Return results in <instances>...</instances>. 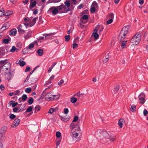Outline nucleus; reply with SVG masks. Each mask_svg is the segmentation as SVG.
<instances>
[{
  "mask_svg": "<svg viewBox=\"0 0 148 148\" xmlns=\"http://www.w3.org/2000/svg\"><path fill=\"white\" fill-rule=\"evenodd\" d=\"M100 132L103 136L102 140L105 142V143H107L109 141L111 142H113L116 139L113 134L108 132H107L105 130H103Z\"/></svg>",
  "mask_w": 148,
  "mask_h": 148,
  "instance_id": "1",
  "label": "nucleus"
},
{
  "mask_svg": "<svg viewBox=\"0 0 148 148\" xmlns=\"http://www.w3.org/2000/svg\"><path fill=\"white\" fill-rule=\"evenodd\" d=\"M141 40V36L140 34L139 33H136L132 38L130 42L132 45L136 46L140 43Z\"/></svg>",
  "mask_w": 148,
  "mask_h": 148,
  "instance_id": "2",
  "label": "nucleus"
},
{
  "mask_svg": "<svg viewBox=\"0 0 148 148\" xmlns=\"http://www.w3.org/2000/svg\"><path fill=\"white\" fill-rule=\"evenodd\" d=\"M129 28L130 26L128 25L124 26L121 30L119 34V37L121 38L124 39L125 38L126 35L128 33Z\"/></svg>",
  "mask_w": 148,
  "mask_h": 148,
  "instance_id": "3",
  "label": "nucleus"
},
{
  "mask_svg": "<svg viewBox=\"0 0 148 148\" xmlns=\"http://www.w3.org/2000/svg\"><path fill=\"white\" fill-rule=\"evenodd\" d=\"M60 12H59L58 9L56 7H51L48 10L47 12L48 13H50L52 12V15L55 16L58 13H60Z\"/></svg>",
  "mask_w": 148,
  "mask_h": 148,
  "instance_id": "4",
  "label": "nucleus"
},
{
  "mask_svg": "<svg viewBox=\"0 0 148 148\" xmlns=\"http://www.w3.org/2000/svg\"><path fill=\"white\" fill-rule=\"evenodd\" d=\"M145 96L143 92H141L138 96V98L140 101V103L142 104L144 103L145 101Z\"/></svg>",
  "mask_w": 148,
  "mask_h": 148,
  "instance_id": "5",
  "label": "nucleus"
},
{
  "mask_svg": "<svg viewBox=\"0 0 148 148\" xmlns=\"http://www.w3.org/2000/svg\"><path fill=\"white\" fill-rule=\"evenodd\" d=\"M69 127L71 129V131L76 130V129H74L75 128H77V130H78V131H79L80 128L79 126L78 125V123L75 125L73 122L70 125Z\"/></svg>",
  "mask_w": 148,
  "mask_h": 148,
  "instance_id": "6",
  "label": "nucleus"
},
{
  "mask_svg": "<svg viewBox=\"0 0 148 148\" xmlns=\"http://www.w3.org/2000/svg\"><path fill=\"white\" fill-rule=\"evenodd\" d=\"M11 66V64L9 62H7L3 65L1 69H5L6 70H8L10 68Z\"/></svg>",
  "mask_w": 148,
  "mask_h": 148,
  "instance_id": "7",
  "label": "nucleus"
},
{
  "mask_svg": "<svg viewBox=\"0 0 148 148\" xmlns=\"http://www.w3.org/2000/svg\"><path fill=\"white\" fill-rule=\"evenodd\" d=\"M20 120L19 119H15L14 121V124L11 125V127H15L18 126L20 122Z\"/></svg>",
  "mask_w": 148,
  "mask_h": 148,
  "instance_id": "8",
  "label": "nucleus"
},
{
  "mask_svg": "<svg viewBox=\"0 0 148 148\" xmlns=\"http://www.w3.org/2000/svg\"><path fill=\"white\" fill-rule=\"evenodd\" d=\"M84 94L83 93L80 94V92H79L75 94L74 96H76L77 97L76 98L77 99V100H82L83 98V96Z\"/></svg>",
  "mask_w": 148,
  "mask_h": 148,
  "instance_id": "9",
  "label": "nucleus"
},
{
  "mask_svg": "<svg viewBox=\"0 0 148 148\" xmlns=\"http://www.w3.org/2000/svg\"><path fill=\"white\" fill-rule=\"evenodd\" d=\"M9 23H4L3 26L0 29V33H1L3 32V31L7 29L8 28V27L7 26V24H8Z\"/></svg>",
  "mask_w": 148,
  "mask_h": 148,
  "instance_id": "10",
  "label": "nucleus"
},
{
  "mask_svg": "<svg viewBox=\"0 0 148 148\" xmlns=\"http://www.w3.org/2000/svg\"><path fill=\"white\" fill-rule=\"evenodd\" d=\"M34 0H30V4L29 5V8L30 9H32L36 5L37 3L36 1H34Z\"/></svg>",
  "mask_w": 148,
  "mask_h": 148,
  "instance_id": "11",
  "label": "nucleus"
},
{
  "mask_svg": "<svg viewBox=\"0 0 148 148\" xmlns=\"http://www.w3.org/2000/svg\"><path fill=\"white\" fill-rule=\"evenodd\" d=\"M8 127L6 126H4L2 127L0 130V133L3 134H5V133L8 130Z\"/></svg>",
  "mask_w": 148,
  "mask_h": 148,
  "instance_id": "12",
  "label": "nucleus"
},
{
  "mask_svg": "<svg viewBox=\"0 0 148 148\" xmlns=\"http://www.w3.org/2000/svg\"><path fill=\"white\" fill-rule=\"evenodd\" d=\"M50 93H48L46 94L45 95V98L48 101H51L53 100V99L52 97H50L49 95Z\"/></svg>",
  "mask_w": 148,
  "mask_h": 148,
  "instance_id": "13",
  "label": "nucleus"
},
{
  "mask_svg": "<svg viewBox=\"0 0 148 148\" xmlns=\"http://www.w3.org/2000/svg\"><path fill=\"white\" fill-rule=\"evenodd\" d=\"M17 33L16 30L15 29H13L10 30V35L11 36H15Z\"/></svg>",
  "mask_w": 148,
  "mask_h": 148,
  "instance_id": "14",
  "label": "nucleus"
},
{
  "mask_svg": "<svg viewBox=\"0 0 148 148\" xmlns=\"http://www.w3.org/2000/svg\"><path fill=\"white\" fill-rule=\"evenodd\" d=\"M109 56L108 54L105 55V56L103 58V63H106L109 60Z\"/></svg>",
  "mask_w": 148,
  "mask_h": 148,
  "instance_id": "15",
  "label": "nucleus"
},
{
  "mask_svg": "<svg viewBox=\"0 0 148 148\" xmlns=\"http://www.w3.org/2000/svg\"><path fill=\"white\" fill-rule=\"evenodd\" d=\"M96 28L99 31V34H100L101 32L104 29L102 25H98Z\"/></svg>",
  "mask_w": 148,
  "mask_h": 148,
  "instance_id": "16",
  "label": "nucleus"
},
{
  "mask_svg": "<svg viewBox=\"0 0 148 148\" xmlns=\"http://www.w3.org/2000/svg\"><path fill=\"white\" fill-rule=\"evenodd\" d=\"M8 39H3V42L5 44H8L11 41V39L8 36Z\"/></svg>",
  "mask_w": 148,
  "mask_h": 148,
  "instance_id": "17",
  "label": "nucleus"
},
{
  "mask_svg": "<svg viewBox=\"0 0 148 148\" xmlns=\"http://www.w3.org/2000/svg\"><path fill=\"white\" fill-rule=\"evenodd\" d=\"M125 121L124 119H120L118 121V124L120 128H122L123 125V123Z\"/></svg>",
  "mask_w": 148,
  "mask_h": 148,
  "instance_id": "18",
  "label": "nucleus"
},
{
  "mask_svg": "<svg viewBox=\"0 0 148 148\" xmlns=\"http://www.w3.org/2000/svg\"><path fill=\"white\" fill-rule=\"evenodd\" d=\"M61 120L64 121L66 122L69 121V119L66 116H61Z\"/></svg>",
  "mask_w": 148,
  "mask_h": 148,
  "instance_id": "19",
  "label": "nucleus"
},
{
  "mask_svg": "<svg viewBox=\"0 0 148 148\" xmlns=\"http://www.w3.org/2000/svg\"><path fill=\"white\" fill-rule=\"evenodd\" d=\"M5 48L3 47H2L0 48V53L2 55H5Z\"/></svg>",
  "mask_w": 148,
  "mask_h": 148,
  "instance_id": "20",
  "label": "nucleus"
},
{
  "mask_svg": "<svg viewBox=\"0 0 148 148\" xmlns=\"http://www.w3.org/2000/svg\"><path fill=\"white\" fill-rule=\"evenodd\" d=\"M71 133L72 134V137L73 138H76V137L78 136V133L75 131H71Z\"/></svg>",
  "mask_w": 148,
  "mask_h": 148,
  "instance_id": "21",
  "label": "nucleus"
},
{
  "mask_svg": "<svg viewBox=\"0 0 148 148\" xmlns=\"http://www.w3.org/2000/svg\"><path fill=\"white\" fill-rule=\"evenodd\" d=\"M32 33L30 32H28L27 34L24 35V37L25 39H27L29 38L31 36Z\"/></svg>",
  "mask_w": 148,
  "mask_h": 148,
  "instance_id": "22",
  "label": "nucleus"
},
{
  "mask_svg": "<svg viewBox=\"0 0 148 148\" xmlns=\"http://www.w3.org/2000/svg\"><path fill=\"white\" fill-rule=\"evenodd\" d=\"M5 134L0 133V140L2 141H5L6 139V137L4 135Z\"/></svg>",
  "mask_w": 148,
  "mask_h": 148,
  "instance_id": "23",
  "label": "nucleus"
},
{
  "mask_svg": "<svg viewBox=\"0 0 148 148\" xmlns=\"http://www.w3.org/2000/svg\"><path fill=\"white\" fill-rule=\"evenodd\" d=\"M127 41V40H124L121 43V47L122 49L125 48L126 47L127 45L126 42Z\"/></svg>",
  "mask_w": 148,
  "mask_h": 148,
  "instance_id": "24",
  "label": "nucleus"
},
{
  "mask_svg": "<svg viewBox=\"0 0 148 148\" xmlns=\"http://www.w3.org/2000/svg\"><path fill=\"white\" fill-rule=\"evenodd\" d=\"M56 7L57 8H58V9L60 10H62V9H64V10H65L66 8L65 6L63 4V3H62V4L60 6Z\"/></svg>",
  "mask_w": 148,
  "mask_h": 148,
  "instance_id": "25",
  "label": "nucleus"
},
{
  "mask_svg": "<svg viewBox=\"0 0 148 148\" xmlns=\"http://www.w3.org/2000/svg\"><path fill=\"white\" fill-rule=\"evenodd\" d=\"M33 108V106H29L26 110L25 112H31Z\"/></svg>",
  "mask_w": 148,
  "mask_h": 148,
  "instance_id": "26",
  "label": "nucleus"
},
{
  "mask_svg": "<svg viewBox=\"0 0 148 148\" xmlns=\"http://www.w3.org/2000/svg\"><path fill=\"white\" fill-rule=\"evenodd\" d=\"M61 0H49L47 2V3H56L60 2Z\"/></svg>",
  "mask_w": 148,
  "mask_h": 148,
  "instance_id": "27",
  "label": "nucleus"
},
{
  "mask_svg": "<svg viewBox=\"0 0 148 148\" xmlns=\"http://www.w3.org/2000/svg\"><path fill=\"white\" fill-rule=\"evenodd\" d=\"M37 52L38 53V56H41L43 55V50L41 49H39L37 50Z\"/></svg>",
  "mask_w": 148,
  "mask_h": 148,
  "instance_id": "28",
  "label": "nucleus"
},
{
  "mask_svg": "<svg viewBox=\"0 0 148 148\" xmlns=\"http://www.w3.org/2000/svg\"><path fill=\"white\" fill-rule=\"evenodd\" d=\"M130 110L132 112H134L136 110V106L134 104L131 105Z\"/></svg>",
  "mask_w": 148,
  "mask_h": 148,
  "instance_id": "29",
  "label": "nucleus"
},
{
  "mask_svg": "<svg viewBox=\"0 0 148 148\" xmlns=\"http://www.w3.org/2000/svg\"><path fill=\"white\" fill-rule=\"evenodd\" d=\"M119 86H116L114 87L113 90L114 91V94H115L117 93L119 90Z\"/></svg>",
  "mask_w": 148,
  "mask_h": 148,
  "instance_id": "30",
  "label": "nucleus"
},
{
  "mask_svg": "<svg viewBox=\"0 0 148 148\" xmlns=\"http://www.w3.org/2000/svg\"><path fill=\"white\" fill-rule=\"evenodd\" d=\"M37 17H35L32 20L33 23H31V24L29 25V27H31L33 26L36 23Z\"/></svg>",
  "mask_w": 148,
  "mask_h": 148,
  "instance_id": "31",
  "label": "nucleus"
},
{
  "mask_svg": "<svg viewBox=\"0 0 148 148\" xmlns=\"http://www.w3.org/2000/svg\"><path fill=\"white\" fill-rule=\"evenodd\" d=\"M21 98H22L23 101H25L27 99V95L24 94L22 96Z\"/></svg>",
  "mask_w": 148,
  "mask_h": 148,
  "instance_id": "32",
  "label": "nucleus"
},
{
  "mask_svg": "<svg viewBox=\"0 0 148 148\" xmlns=\"http://www.w3.org/2000/svg\"><path fill=\"white\" fill-rule=\"evenodd\" d=\"M61 139H57L56 140V147H58L60 144Z\"/></svg>",
  "mask_w": 148,
  "mask_h": 148,
  "instance_id": "33",
  "label": "nucleus"
},
{
  "mask_svg": "<svg viewBox=\"0 0 148 148\" xmlns=\"http://www.w3.org/2000/svg\"><path fill=\"white\" fill-rule=\"evenodd\" d=\"M91 6L95 7V8H97L98 7V5L96 1H94L92 2Z\"/></svg>",
  "mask_w": 148,
  "mask_h": 148,
  "instance_id": "34",
  "label": "nucleus"
},
{
  "mask_svg": "<svg viewBox=\"0 0 148 148\" xmlns=\"http://www.w3.org/2000/svg\"><path fill=\"white\" fill-rule=\"evenodd\" d=\"M34 99L32 97H31L28 101V102L29 105L32 104L34 102Z\"/></svg>",
  "mask_w": 148,
  "mask_h": 148,
  "instance_id": "35",
  "label": "nucleus"
},
{
  "mask_svg": "<svg viewBox=\"0 0 148 148\" xmlns=\"http://www.w3.org/2000/svg\"><path fill=\"white\" fill-rule=\"evenodd\" d=\"M77 100V99L76 98L72 97L71 99V102L73 103H76Z\"/></svg>",
  "mask_w": 148,
  "mask_h": 148,
  "instance_id": "36",
  "label": "nucleus"
},
{
  "mask_svg": "<svg viewBox=\"0 0 148 148\" xmlns=\"http://www.w3.org/2000/svg\"><path fill=\"white\" fill-rule=\"evenodd\" d=\"M114 14L112 13H110L108 15L109 18L110 19H112L113 20L114 17Z\"/></svg>",
  "mask_w": 148,
  "mask_h": 148,
  "instance_id": "37",
  "label": "nucleus"
},
{
  "mask_svg": "<svg viewBox=\"0 0 148 148\" xmlns=\"http://www.w3.org/2000/svg\"><path fill=\"white\" fill-rule=\"evenodd\" d=\"M8 60L7 59H5L0 61V64H1L0 65L3 66V65L5 63H6V62Z\"/></svg>",
  "mask_w": 148,
  "mask_h": 148,
  "instance_id": "38",
  "label": "nucleus"
},
{
  "mask_svg": "<svg viewBox=\"0 0 148 148\" xmlns=\"http://www.w3.org/2000/svg\"><path fill=\"white\" fill-rule=\"evenodd\" d=\"M71 10H70V9L69 8V7H68V8L66 10H65L64 11H60V12H59L60 13H67L69 11Z\"/></svg>",
  "mask_w": 148,
  "mask_h": 148,
  "instance_id": "39",
  "label": "nucleus"
},
{
  "mask_svg": "<svg viewBox=\"0 0 148 148\" xmlns=\"http://www.w3.org/2000/svg\"><path fill=\"white\" fill-rule=\"evenodd\" d=\"M65 41L66 42L69 41L70 38V35H66L65 36Z\"/></svg>",
  "mask_w": 148,
  "mask_h": 148,
  "instance_id": "40",
  "label": "nucleus"
},
{
  "mask_svg": "<svg viewBox=\"0 0 148 148\" xmlns=\"http://www.w3.org/2000/svg\"><path fill=\"white\" fill-rule=\"evenodd\" d=\"M19 62H19V65L21 67L23 66L26 64L25 62L24 61H21V60H19Z\"/></svg>",
  "mask_w": 148,
  "mask_h": 148,
  "instance_id": "41",
  "label": "nucleus"
},
{
  "mask_svg": "<svg viewBox=\"0 0 148 148\" xmlns=\"http://www.w3.org/2000/svg\"><path fill=\"white\" fill-rule=\"evenodd\" d=\"M28 49V48H27V47L26 48L24 49H23L22 51V53L23 54H25L27 53V50Z\"/></svg>",
  "mask_w": 148,
  "mask_h": 148,
  "instance_id": "42",
  "label": "nucleus"
},
{
  "mask_svg": "<svg viewBox=\"0 0 148 148\" xmlns=\"http://www.w3.org/2000/svg\"><path fill=\"white\" fill-rule=\"evenodd\" d=\"M64 4H65V6L69 7L70 5V3L69 1H66L64 2Z\"/></svg>",
  "mask_w": 148,
  "mask_h": 148,
  "instance_id": "43",
  "label": "nucleus"
},
{
  "mask_svg": "<svg viewBox=\"0 0 148 148\" xmlns=\"http://www.w3.org/2000/svg\"><path fill=\"white\" fill-rule=\"evenodd\" d=\"M95 39L96 40L99 37V35L97 33H92Z\"/></svg>",
  "mask_w": 148,
  "mask_h": 148,
  "instance_id": "44",
  "label": "nucleus"
},
{
  "mask_svg": "<svg viewBox=\"0 0 148 148\" xmlns=\"http://www.w3.org/2000/svg\"><path fill=\"white\" fill-rule=\"evenodd\" d=\"M96 8H95V7L91 6L90 11V12L93 13L96 10Z\"/></svg>",
  "mask_w": 148,
  "mask_h": 148,
  "instance_id": "45",
  "label": "nucleus"
},
{
  "mask_svg": "<svg viewBox=\"0 0 148 148\" xmlns=\"http://www.w3.org/2000/svg\"><path fill=\"white\" fill-rule=\"evenodd\" d=\"M53 99V100H57L59 97V96L57 95H52L51 96Z\"/></svg>",
  "mask_w": 148,
  "mask_h": 148,
  "instance_id": "46",
  "label": "nucleus"
},
{
  "mask_svg": "<svg viewBox=\"0 0 148 148\" xmlns=\"http://www.w3.org/2000/svg\"><path fill=\"white\" fill-rule=\"evenodd\" d=\"M40 107L39 105H36L35 108V109L37 110V112H38L40 110Z\"/></svg>",
  "mask_w": 148,
  "mask_h": 148,
  "instance_id": "47",
  "label": "nucleus"
},
{
  "mask_svg": "<svg viewBox=\"0 0 148 148\" xmlns=\"http://www.w3.org/2000/svg\"><path fill=\"white\" fill-rule=\"evenodd\" d=\"M56 136L57 138H60L61 136V133L59 131L57 132L56 133Z\"/></svg>",
  "mask_w": 148,
  "mask_h": 148,
  "instance_id": "48",
  "label": "nucleus"
},
{
  "mask_svg": "<svg viewBox=\"0 0 148 148\" xmlns=\"http://www.w3.org/2000/svg\"><path fill=\"white\" fill-rule=\"evenodd\" d=\"M34 44L32 43L29 45L28 47H27L28 49H31L34 47Z\"/></svg>",
  "mask_w": 148,
  "mask_h": 148,
  "instance_id": "49",
  "label": "nucleus"
},
{
  "mask_svg": "<svg viewBox=\"0 0 148 148\" xmlns=\"http://www.w3.org/2000/svg\"><path fill=\"white\" fill-rule=\"evenodd\" d=\"M88 16L87 15H85L83 16L81 18V19H82L83 20H86L88 19Z\"/></svg>",
  "mask_w": 148,
  "mask_h": 148,
  "instance_id": "50",
  "label": "nucleus"
},
{
  "mask_svg": "<svg viewBox=\"0 0 148 148\" xmlns=\"http://www.w3.org/2000/svg\"><path fill=\"white\" fill-rule=\"evenodd\" d=\"M16 116L15 115L13 114H11L10 116V119L13 120L16 117Z\"/></svg>",
  "mask_w": 148,
  "mask_h": 148,
  "instance_id": "51",
  "label": "nucleus"
},
{
  "mask_svg": "<svg viewBox=\"0 0 148 148\" xmlns=\"http://www.w3.org/2000/svg\"><path fill=\"white\" fill-rule=\"evenodd\" d=\"M16 48L14 46H13L12 48V49L10 50V52H13L16 51Z\"/></svg>",
  "mask_w": 148,
  "mask_h": 148,
  "instance_id": "52",
  "label": "nucleus"
},
{
  "mask_svg": "<svg viewBox=\"0 0 148 148\" xmlns=\"http://www.w3.org/2000/svg\"><path fill=\"white\" fill-rule=\"evenodd\" d=\"M25 92L27 93H29L32 91L31 89L29 88H27L25 90Z\"/></svg>",
  "mask_w": 148,
  "mask_h": 148,
  "instance_id": "53",
  "label": "nucleus"
},
{
  "mask_svg": "<svg viewBox=\"0 0 148 148\" xmlns=\"http://www.w3.org/2000/svg\"><path fill=\"white\" fill-rule=\"evenodd\" d=\"M12 13L11 12H8L4 13V15L5 16H8L11 15Z\"/></svg>",
  "mask_w": 148,
  "mask_h": 148,
  "instance_id": "54",
  "label": "nucleus"
},
{
  "mask_svg": "<svg viewBox=\"0 0 148 148\" xmlns=\"http://www.w3.org/2000/svg\"><path fill=\"white\" fill-rule=\"evenodd\" d=\"M18 29V32L19 33H21L22 34H24L25 33V31L24 30L22 29Z\"/></svg>",
  "mask_w": 148,
  "mask_h": 148,
  "instance_id": "55",
  "label": "nucleus"
},
{
  "mask_svg": "<svg viewBox=\"0 0 148 148\" xmlns=\"http://www.w3.org/2000/svg\"><path fill=\"white\" fill-rule=\"evenodd\" d=\"M113 21V19H110L108 20L106 22V23L108 25L112 23Z\"/></svg>",
  "mask_w": 148,
  "mask_h": 148,
  "instance_id": "56",
  "label": "nucleus"
},
{
  "mask_svg": "<svg viewBox=\"0 0 148 148\" xmlns=\"http://www.w3.org/2000/svg\"><path fill=\"white\" fill-rule=\"evenodd\" d=\"M78 119V117L77 116H75L73 119V120L72 121L73 122H76Z\"/></svg>",
  "mask_w": 148,
  "mask_h": 148,
  "instance_id": "57",
  "label": "nucleus"
},
{
  "mask_svg": "<svg viewBox=\"0 0 148 148\" xmlns=\"http://www.w3.org/2000/svg\"><path fill=\"white\" fill-rule=\"evenodd\" d=\"M54 112V108H51L49 109L48 112V113H50V114H52Z\"/></svg>",
  "mask_w": 148,
  "mask_h": 148,
  "instance_id": "58",
  "label": "nucleus"
},
{
  "mask_svg": "<svg viewBox=\"0 0 148 148\" xmlns=\"http://www.w3.org/2000/svg\"><path fill=\"white\" fill-rule=\"evenodd\" d=\"M31 10L32 11L34 10L33 12V14H34L36 15L38 13L37 10L36 9H31Z\"/></svg>",
  "mask_w": 148,
  "mask_h": 148,
  "instance_id": "59",
  "label": "nucleus"
},
{
  "mask_svg": "<svg viewBox=\"0 0 148 148\" xmlns=\"http://www.w3.org/2000/svg\"><path fill=\"white\" fill-rule=\"evenodd\" d=\"M148 113V112L146 109H145L143 111V115L145 116H146Z\"/></svg>",
  "mask_w": 148,
  "mask_h": 148,
  "instance_id": "60",
  "label": "nucleus"
},
{
  "mask_svg": "<svg viewBox=\"0 0 148 148\" xmlns=\"http://www.w3.org/2000/svg\"><path fill=\"white\" fill-rule=\"evenodd\" d=\"M30 67L29 66H27L26 69L24 71L25 72H27L28 71H29L30 70Z\"/></svg>",
  "mask_w": 148,
  "mask_h": 148,
  "instance_id": "61",
  "label": "nucleus"
},
{
  "mask_svg": "<svg viewBox=\"0 0 148 148\" xmlns=\"http://www.w3.org/2000/svg\"><path fill=\"white\" fill-rule=\"evenodd\" d=\"M69 112V109L67 108H64V113L65 114H67Z\"/></svg>",
  "mask_w": 148,
  "mask_h": 148,
  "instance_id": "62",
  "label": "nucleus"
},
{
  "mask_svg": "<svg viewBox=\"0 0 148 148\" xmlns=\"http://www.w3.org/2000/svg\"><path fill=\"white\" fill-rule=\"evenodd\" d=\"M88 14V11L87 10H84L81 13V14Z\"/></svg>",
  "mask_w": 148,
  "mask_h": 148,
  "instance_id": "63",
  "label": "nucleus"
},
{
  "mask_svg": "<svg viewBox=\"0 0 148 148\" xmlns=\"http://www.w3.org/2000/svg\"><path fill=\"white\" fill-rule=\"evenodd\" d=\"M16 46L21 49L22 47V44L21 42H18L16 44Z\"/></svg>",
  "mask_w": 148,
  "mask_h": 148,
  "instance_id": "64",
  "label": "nucleus"
}]
</instances>
